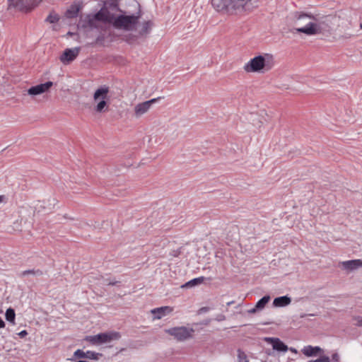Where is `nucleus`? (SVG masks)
<instances>
[{"label":"nucleus","mask_w":362,"mask_h":362,"mask_svg":"<svg viewBox=\"0 0 362 362\" xmlns=\"http://www.w3.org/2000/svg\"><path fill=\"white\" fill-rule=\"evenodd\" d=\"M120 337V334L117 332H103L96 335L86 336L84 340L88 341L91 344L99 345L110 342L112 340H117Z\"/></svg>","instance_id":"4"},{"label":"nucleus","mask_w":362,"mask_h":362,"mask_svg":"<svg viewBox=\"0 0 362 362\" xmlns=\"http://www.w3.org/2000/svg\"><path fill=\"white\" fill-rule=\"evenodd\" d=\"M74 356L79 358H86V352H84L83 350L81 349H77L74 352Z\"/></svg>","instance_id":"31"},{"label":"nucleus","mask_w":362,"mask_h":362,"mask_svg":"<svg viewBox=\"0 0 362 362\" xmlns=\"http://www.w3.org/2000/svg\"><path fill=\"white\" fill-rule=\"evenodd\" d=\"M291 302V298L287 296L275 298L273 301L274 307H285L288 305Z\"/></svg>","instance_id":"18"},{"label":"nucleus","mask_w":362,"mask_h":362,"mask_svg":"<svg viewBox=\"0 0 362 362\" xmlns=\"http://www.w3.org/2000/svg\"><path fill=\"white\" fill-rule=\"evenodd\" d=\"M5 316H6V320L7 321L13 323V325L15 324L16 314H15V310L13 308H8L6 311Z\"/></svg>","instance_id":"23"},{"label":"nucleus","mask_w":362,"mask_h":362,"mask_svg":"<svg viewBox=\"0 0 362 362\" xmlns=\"http://www.w3.org/2000/svg\"><path fill=\"white\" fill-rule=\"evenodd\" d=\"M79 52L80 47H75L74 49L67 48L60 56V61L64 64H68L77 57Z\"/></svg>","instance_id":"9"},{"label":"nucleus","mask_w":362,"mask_h":362,"mask_svg":"<svg viewBox=\"0 0 362 362\" xmlns=\"http://www.w3.org/2000/svg\"><path fill=\"white\" fill-rule=\"evenodd\" d=\"M293 16L296 21H300L304 18H308L310 19L317 21V18H315V16H313L312 13H308L296 11L294 13Z\"/></svg>","instance_id":"20"},{"label":"nucleus","mask_w":362,"mask_h":362,"mask_svg":"<svg viewBox=\"0 0 362 362\" xmlns=\"http://www.w3.org/2000/svg\"><path fill=\"white\" fill-rule=\"evenodd\" d=\"M118 10L121 14L115 15L112 26L117 30L127 32L135 30L141 17V11L139 10L135 14H127L125 11L119 8Z\"/></svg>","instance_id":"2"},{"label":"nucleus","mask_w":362,"mask_h":362,"mask_svg":"<svg viewBox=\"0 0 362 362\" xmlns=\"http://www.w3.org/2000/svg\"><path fill=\"white\" fill-rule=\"evenodd\" d=\"M210 310L209 307H202L198 310V314H202L204 313H206Z\"/></svg>","instance_id":"35"},{"label":"nucleus","mask_w":362,"mask_h":362,"mask_svg":"<svg viewBox=\"0 0 362 362\" xmlns=\"http://www.w3.org/2000/svg\"><path fill=\"white\" fill-rule=\"evenodd\" d=\"M5 327V322L4 320L0 317V328H4Z\"/></svg>","instance_id":"39"},{"label":"nucleus","mask_w":362,"mask_h":362,"mask_svg":"<svg viewBox=\"0 0 362 362\" xmlns=\"http://www.w3.org/2000/svg\"><path fill=\"white\" fill-rule=\"evenodd\" d=\"M160 98H153L151 100L137 104L134 107V114L136 117H139L144 114L146 113L152 104L155 103Z\"/></svg>","instance_id":"10"},{"label":"nucleus","mask_w":362,"mask_h":362,"mask_svg":"<svg viewBox=\"0 0 362 362\" xmlns=\"http://www.w3.org/2000/svg\"><path fill=\"white\" fill-rule=\"evenodd\" d=\"M119 281H110L108 285L110 286H114V285H116L117 284H118Z\"/></svg>","instance_id":"42"},{"label":"nucleus","mask_w":362,"mask_h":362,"mask_svg":"<svg viewBox=\"0 0 362 362\" xmlns=\"http://www.w3.org/2000/svg\"><path fill=\"white\" fill-rule=\"evenodd\" d=\"M52 86L53 83L52 81H47L45 83H40L28 88V93L30 95H40L42 93L47 92Z\"/></svg>","instance_id":"11"},{"label":"nucleus","mask_w":362,"mask_h":362,"mask_svg":"<svg viewBox=\"0 0 362 362\" xmlns=\"http://www.w3.org/2000/svg\"><path fill=\"white\" fill-rule=\"evenodd\" d=\"M307 315H306V314H301V315H300V318H304V317H305ZM308 315H309V316H315L316 315H315V314H309Z\"/></svg>","instance_id":"40"},{"label":"nucleus","mask_w":362,"mask_h":362,"mask_svg":"<svg viewBox=\"0 0 362 362\" xmlns=\"http://www.w3.org/2000/svg\"><path fill=\"white\" fill-rule=\"evenodd\" d=\"M59 21V16L54 12H51L45 19V21L49 23H56Z\"/></svg>","instance_id":"26"},{"label":"nucleus","mask_w":362,"mask_h":362,"mask_svg":"<svg viewBox=\"0 0 362 362\" xmlns=\"http://www.w3.org/2000/svg\"><path fill=\"white\" fill-rule=\"evenodd\" d=\"M18 334L21 338H24L28 335V332L26 330H23L20 332Z\"/></svg>","instance_id":"36"},{"label":"nucleus","mask_w":362,"mask_h":362,"mask_svg":"<svg viewBox=\"0 0 362 362\" xmlns=\"http://www.w3.org/2000/svg\"><path fill=\"white\" fill-rule=\"evenodd\" d=\"M258 310L257 308H256V306L252 309H250L248 312L250 313H255L256 312V310Z\"/></svg>","instance_id":"41"},{"label":"nucleus","mask_w":362,"mask_h":362,"mask_svg":"<svg viewBox=\"0 0 362 362\" xmlns=\"http://www.w3.org/2000/svg\"><path fill=\"white\" fill-rule=\"evenodd\" d=\"M238 0H211L214 8L221 12H229L238 8Z\"/></svg>","instance_id":"7"},{"label":"nucleus","mask_w":362,"mask_h":362,"mask_svg":"<svg viewBox=\"0 0 362 362\" xmlns=\"http://www.w3.org/2000/svg\"><path fill=\"white\" fill-rule=\"evenodd\" d=\"M332 360L334 361H338L339 359V356L338 354H337V353L332 354Z\"/></svg>","instance_id":"38"},{"label":"nucleus","mask_w":362,"mask_h":362,"mask_svg":"<svg viewBox=\"0 0 362 362\" xmlns=\"http://www.w3.org/2000/svg\"><path fill=\"white\" fill-rule=\"evenodd\" d=\"M238 362H249L246 354L241 349H238Z\"/></svg>","instance_id":"28"},{"label":"nucleus","mask_w":362,"mask_h":362,"mask_svg":"<svg viewBox=\"0 0 362 362\" xmlns=\"http://www.w3.org/2000/svg\"><path fill=\"white\" fill-rule=\"evenodd\" d=\"M80 6L76 4L71 5L66 11L65 16L67 18H74L78 16L80 11Z\"/></svg>","instance_id":"19"},{"label":"nucleus","mask_w":362,"mask_h":362,"mask_svg":"<svg viewBox=\"0 0 362 362\" xmlns=\"http://www.w3.org/2000/svg\"><path fill=\"white\" fill-rule=\"evenodd\" d=\"M24 0H8V9L11 8H16L18 11L28 13Z\"/></svg>","instance_id":"13"},{"label":"nucleus","mask_w":362,"mask_h":362,"mask_svg":"<svg viewBox=\"0 0 362 362\" xmlns=\"http://www.w3.org/2000/svg\"><path fill=\"white\" fill-rule=\"evenodd\" d=\"M172 311L173 308L171 307L163 306L152 310L151 313L154 315V318L159 320L165 316L167 314L170 313Z\"/></svg>","instance_id":"15"},{"label":"nucleus","mask_w":362,"mask_h":362,"mask_svg":"<svg viewBox=\"0 0 362 362\" xmlns=\"http://www.w3.org/2000/svg\"><path fill=\"white\" fill-rule=\"evenodd\" d=\"M28 274H33V275L40 276L43 275V272L40 269L25 270L21 273L20 276L24 277Z\"/></svg>","instance_id":"22"},{"label":"nucleus","mask_w":362,"mask_h":362,"mask_svg":"<svg viewBox=\"0 0 362 362\" xmlns=\"http://www.w3.org/2000/svg\"><path fill=\"white\" fill-rule=\"evenodd\" d=\"M308 362H330V359L327 356H320L317 359L311 360V361H309Z\"/></svg>","instance_id":"32"},{"label":"nucleus","mask_w":362,"mask_h":362,"mask_svg":"<svg viewBox=\"0 0 362 362\" xmlns=\"http://www.w3.org/2000/svg\"><path fill=\"white\" fill-rule=\"evenodd\" d=\"M225 319H226V317H225V315H218L216 317V320L217 321H219V322H220V321H223V320H224Z\"/></svg>","instance_id":"37"},{"label":"nucleus","mask_w":362,"mask_h":362,"mask_svg":"<svg viewBox=\"0 0 362 362\" xmlns=\"http://www.w3.org/2000/svg\"><path fill=\"white\" fill-rule=\"evenodd\" d=\"M105 36L104 34H100L95 39V41L92 45H103L104 41L105 40Z\"/></svg>","instance_id":"29"},{"label":"nucleus","mask_w":362,"mask_h":362,"mask_svg":"<svg viewBox=\"0 0 362 362\" xmlns=\"http://www.w3.org/2000/svg\"><path fill=\"white\" fill-rule=\"evenodd\" d=\"M204 277L201 276V277L195 278V279L189 281L187 284L191 285V286H194V285L202 283L204 281Z\"/></svg>","instance_id":"30"},{"label":"nucleus","mask_w":362,"mask_h":362,"mask_svg":"<svg viewBox=\"0 0 362 362\" xmlns=\"http://www.w3.org/2000/svg\"><path fill=\"white\" fill-rule=\"evenodd\" d=\"M110 88L107 86H102L98 88L93 94V100L99 101L95 107L96 112H104L107 110L108 106L107 100H108V93Z\"/></svg>","instance_id":"3"},{"label":"nucleus","mask_w":362,"mask_h":362,"mask_svg":"<svg viewBox=\"0 0 362 362\" xmlns=\"http://www.w3.org/2000/svg\"><path fill=\"white\" fill-rule=\"evenodd\" d=\"M274 64L275 62L272 54L258 55L245 64L244 70L247 73H265L270 71L274 67Z\"/></svg>","instance_id":"1"},{"label":"nucleus","mask_w":362,"mask_h":362,"mask_svg":"<svg viewBox=\"0 0 362 362\" xmlns=\"http://www.w3.org/2000/svg\"><path fill=\"white\" fill-rule=\"evenodd\" d=\"M181 247L177 249V250H172L170 253V255L173 257H178L180 254H181Z\"/></svg>","instance_id":"34"},{"label":"nucleus","mask_w":362,"mask_h":362,"mask_svg":"<svg viewBox=\"0 0 362 362\" xmlns=\"http://www.w3.org/2000/svg\"><path fill=\"white\" fill-rule=\"evenodd\" d=\"M270 300L269 296H264L260 300L257 301L256 303V308L258 310H261L265 307V305L268 303Z\"/></svg>","instance_id":"24"},{"label":"nucleus","mask_w":362,"mask_h":362,"mask_svg":"<svg viewBox=\"0 0 362 362\" xmlns=\"http://www.w3.org/2000/svg\"><path fill=\"white\" fill-rule=\"evenodd\" d=\"M343 268L346 270L353 271L362 267L361 259H353L342 262Z\"/></svg>","instance_id":"16"},{"label":"nucleus","mask_w":362,"mask_h":362,"mask_svg":"<svg viewBox=\"0 0 362 362\" xmlns=\"http://www.w3.org/2000/svg\"><path fill=\"white\" fill-rule=\"evenodd\" d=\"M5 199L4 195H0V203L3 202Z\"/></svg>","instance_id":"43"},{"label":"nucleus","mask_w":362,"mask_h":362,"mask_svg":"<svg viewBox=\"0 0 362 362\" xmlns=\"http://www.w3.org/2000/svg\"><path fill=\"white\" fill-rule=\"evenodd\" d=\"M42 0H24L28 13L31 12L35 8L39 6Z\"/></svg>","instance_id":"21"},{"label":"nucleus","mask_w":362,"mask_h":362,"mask_svg":"<svg viewBox=\"0 0 362 362\" xmlns=\"http://www.w3.org/2000/svg\"><path fill=\"white\" fill-rule=\"evenodd\" d=\"M234 303H235V302H234L233 300L230 301V302H228V303H227V306H230V305H233Z\"/></svg>","instance_id":"44"},{"label":"nucleus","mask_w":362,"mask_h":362,"mask_svg":"<svg viewBox=\"0 0 362 362\" xmlns=\"http://www.w3.org/2000/svg\"><path fill=\"white\" fill-rule=\"evenodd\" d=\"M290 350L292 351V352H294V353H296V350L293 348H291Z\"/></svg>","instance_id":"45"},{"label":"nucleus","mask_w":362,"mask_h":362,"mask_svg":"<svg viewBox=\"0 0 362 362\" xmlns=\"http://www.w3.org/2000/svg\"><path fill=\"white\" fill-rule=\"evenodd\" d=\"M360 28L362 29V22L360 23Z\"/></svg>","instance_id":"46"},{"label":"nucleus","mask_w":362,"mask_h":362,"mask_svg":"<svg viewBox=\"0 0 362 362\" xmlns=\"http://www.w3.org/2000/svg\"><path fill=\"white\" fill-rule=\"evenodd\" d=\"M322 28L320 23L310 22L305 26L296 28L297 33H304L307 35H315L320 34Z\"/></svg>","instance_id":"8"},{"label":"nucleus","mask_w":362,"mask_h":362,"mask_svg":"<svg viewBox=\"0 0 362 362\" xmlns=\"http://www.w3.org/2000/svg\"><path fill=\"white\" fill-rule=\"evenodd\" d=\"M100 356H102V354L100 353H96L92 351H86V358L98 360Z\"/></svg>","instance_id":"27"},{"label":"nucleus","mask_w":362,"mask_h":362,"mask_svg":"<svg viewBox=\"0 0 362 362\" xmlns=\"http://www.w3.org/2000/svg\"><path fill=\"white\" fill-rule=\"evenodd\" d=\"M321 351H322V350L320 347L312 346L310 345L304 346L302 349V353L308 357L317 356Z\"/></svg>","instance_id":"17"},{"label":"nucleus","mask_w":362,"mask_h":362,"mask_svg":"<svg viewBox=\"0 0 362 362\" xmlns=\"http://www.w3.org/2000/svg\"><path fill=\"white\" fill-rule=\"evenodd\" d=\"M354 320L356 321L355 325L358 327L362 326V317L361 316H355Z\"/></svg>","instance_id":"33"},{"label":"nucleus","mask_w":362,"mask_h":362,"mask_svg":"<svg viewBox=\"0 0 362 362\" xmlns=\"http://www.w3.org/2000/svg\"><path fill=\"white\" fill-rule=\"evenodd\" d=\"M139 37H140L139 36V34L134 35V34L129 33V34L124 36V40L126 42H127L128 44H133L135 42H136V40H138Z\"/></svg>","instance_id":"25"},{"label":"nucleus","mask_w":362,"mask_h":362,"mask_svg":"<svg viewBox=\"0 0 362 362\" xmlns=\"http://www.w3.org/2000/svg\"><path fill=\"white\" fill-rule=\"evenodd\" d=\"M265 341L272 345L273 349L277 351L286 352L288 351V346L279 338L266 337Z\"/></svg>","instance_id":"12"},{"label":"nucleus","mask_w":362,"mask_h":362,"mask_svg":"<svg viewBox=\"0 0 362 362\" xmlns=\"http://www.w3.org/2000/svg\"><path fill=\"white\" fill-rule=\"evenodd\" d=\"M170 335L173 336L179 341H183L193 337L194 330L185 326L175 327L165 331Z\"/></svg>","instance_id":"6"},{"label":"nucleus","mask_w":362,"mask_h":362,"mask_svg":"<svg viewBox=\"0 0 362 362\" xmlns=\"http://www.w3.org/2000/svg\"><path fill=\"white\" fill-rule=\"evenodd\" d=\"M153 23L152 21H145L141 23V28L139 30L138 34L140 37H146L151 33Z\"/></svg>","instance_id":"14"},{"label":"nucleus","mask_w":362,"mask_h":362,"mask_svg":"<svg viewBox=\"0 0 362 362\" xmlns=\"http://www.w3.org/2000/svg\"><path fill=\"white\" fill-rule=\"evenodd\" d=\"M88 23L90 26H93L95 21L107 23L112 25L115 14L110 13L107 9L102 8L93 15H88Z\"/></svg>","instance_id":"5"}]
</instances>
